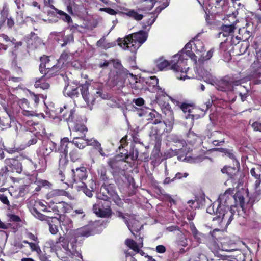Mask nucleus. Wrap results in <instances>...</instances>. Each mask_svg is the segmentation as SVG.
<instances>
[{
  "mask_svg": "<svg viewBox=\"0 0 261 261\" xmlns=\"http://www.w3.org/2000/svg\"><path fill=\"white\" fill-rule=\"evenodd\" d=\"M233 201V196L226 191L219 196L217 202L207 208L208 213L215 215L213 221L221 227H227L233 219L234 213L231 209Z\"/></svg>",
  "mask_w": 261,
  "mask_h": 261,
  "instance_id": "f257e3e1",
  "label": "nucleus"
},
{
  "mask_svg": "<svg viewBox=\"0 0 261 261\" xmlns=\"http://www.w3.org/2000/svg\"><path fill=\"white\" fill-rule=\"evenodd\" d=\"M76 242L75 241L70 243V248L69 247L68 239L63 237H60L50 247L51 250L55 252L57 256L61 260L65 258L80 257L82 259L81 252L76 248Z\"/></svg>",
  "mask_w": 261,
  "mask_h": 261,
  "instance_id": "f03ea898",
  "label": "nucleus"
},
{
  "mask_svg": "<svg viewBox=\"0 0 261 261\" xmlns=\"http://www.w3.org/2000/svg\"><path fill=\"white\" fill-rule=\"evenodd\" d=\"M146 39V34L144 31H140L130 34L124 38H119L117 41L118 44L123 49H128L132 53H136Z\"/></svg>",
  "mask_w": 261,
  "mask_h": 261,
  "instance_id": "7ed1b4c3",
  "label": "nucleus"
},
{
  "mask_svg": "<svg viewBox=\"0 0 261 261\" xmlns=\"http://www.w3.org/2000/svg\"><path fill=\"white\" fill-rule=\"evenodd\" d=\"M182 55V56H181L179 59H177L175 62L173 61V59H172L171 64L172 65L171 69L176 73V76L178 79L185 80L189 78L187 75L189 67H183L185 64L186 61L188 57L196 61V56L192 50L189 49L185 50Z\"/></svg>",
  "mask_w": 261,
  "mask_h": 261,
  "instance_id": "20e7f679",
  "label": "nucleus"
},
{
  "mask_svg": "<svg viewBox=\"0 0 261 261\" xmlns=\"http://www.w3.org/2000/svg\"><path fill=\"white\" fill-rule=\"evenodd\" d=\"M64 110L66 112L63 113L61 116H62L64 120L68 123L69 128H72L73 135L75 136L85 135L87 132V127L84 124L75 122L74 121V111L73 109L67 111V107L64 106L63 108H60L59 113L62 114Z\"/></svg>",
  "mask_w": 261,
  "mask_h": 261,
  "instance_id": "39448f33",
  "label": "nucleus"
},
{
  "mask_svg": "<svg viewBox=\"0 0 261 261\" xmlns=\"http://www.w3.org/2000/svg\"><path fill=\"white\" fill-rule=\"evenodd\" d=\"M101 191H102L103 194L100 193L97 195V197L99 200H102L105 203L109 204L110 200L112 198L117 205L121 206L122 205L121 199L114 190L111 189L110 185L102 186Z\"/></svg>",
  "mask_w": 261,
  "mask_h": 261,
  "instance_id": "423d86ee",
  "label": "nucleus"
},
{
  "mask_svg": "<svg viewBox=\"0 0 261 261\" xmlns=\"http://www.w3.org/2000/svg\"><path fill=\"white\" fill-rule=\"evenodd\" d=\"M240 84L241 80H234L233 77L228 76L216 82L214 80V83L216 88L222 91H232L233 90L234 86H238Z\"/></svg>",
  "mask_w": 261,
  "mask_h": 261,
  "instance_id": "0eeeda50",
  "label": "nucleus"
},
{
  "mask_svg": "<svg viewBox=\"0 0 261 261\" xmlns=\"http://www.w3.org/2000/svg\"><path fill=\"white\" fill-rule=\"evenodd\" d=\"M81 94L88 106L93 105L96 99V96L88 91L87 85H83L80 87ZM97 96L101 97L102 99H108L109 96L107 93H102L100 91L96 92Z\"/></svg>",
  "mask_w": 261,
  "mask_h": 261,
  "instance_id": "6e6552de",
  "label": "nucleus"
},
{
  "mask_svg": "<svg viewBox=\"0 0 261 261\" xmlns=\"http://www.w3.org/2000/svg\"><path fill=\"white\" fill-rule=\"evenodd\" d=\"M71 180L70 183L74 185H80L81 182H84L88 177V171L84 166H81L71 170Z\"/></svg>",
  "mask_w": 261,
  "mask_h": 261,
  "instance_id": "1a4fd4ad",
  "label": "nucleus"
},
{
  "mask_svg": "<svg viewBox=\"0 0 261 261\" xmlns=\"http://www.w3.org/2000/svg\"><path fill=\"white\" fill-rule=\"evenodd\" d=\"M94 212L98 216L106 217L111 215V211L109 205L105 203L102 200H99L93 205Z\"/></svg>",
  "mask_w": 261,
  "mask_h": 261,
  "instance_id": "9d476101",
  "label": "nucleus"
},
{
  "mask_svg": "<svg viewBox=\"0 0 261 261\" xmlns=\"http://www.w3.org/2000/svg\"><path fill=\"white\" fill-rule=\"evenodd\" d=\"M250 174L253 177L252 180L254 181L253 188L255 190V192L259 195L261 193V191L259 189L261 183V166L257 165L256 167L252 168L250 170Z\"/></svg>",
  "mask_w": 261,
  "mask_h": 261,
  "instance_id": "9b49d317",
  "label": "nucleus"
},
{
  "mask_svg": "<svg viewBox=\"0 0 261 261\" xmlns=\"http://www.w3.org/2000/svg\"><path fill=\"white\" fill-rule=\"evenodd\" d=\"M126 161L123 160H117L116 159H112L108 162L109 166L113 170L115 173H113L114 176L116 175H125L124 169L122 168V165L125 163Z\"/></svg>",
  "mask_w": 261,
  "mask_h": 261,
  "instance_id": "f8f14e48",
  "label": "nucleus"
},
{
  "mask_svg": "<svg viewBox=\"0 0 261 261\" xmlns=\"http://www.w3.org/2000/svg\"><path fill=\"white\" fill-rule=\"evenodd\" d=\"M49 207L56 214L59 215L61 213L67 212L69 208V205L64 201H59L55 203L53 201L49 202Z\"/></svg>",
  "mask_w": 261,
  "mask_h": 261,
  "instance_id": "ddd939ff",
  "label": "nucleus"
},
{
  "mask_svg": "<svg viewBox=\"0 0 261 261\" xmlns=\"http://www.w3.org/2000/svg\"><path fill=\"white\" fill-rule=\"evenodd\" d=\"M57 144L50 140H48L44 142L39 148V153L43 156H47L51 153L53 151H57L56 149Z\"/></svg>",
  "mask_w": 261,
  "mask_h": 261,
  "instance_id": "4468645a",
  "label": "nucleus"
},
{
  "mask_svg": "<svg viewBox=\"0 0 261 261\" xmlns=\"http://www.w3.org/2000/svg\"><path fill=\"white\" fill-rule=\"evenodd\" d=\"M5 165L12 171L21 173L22 171L21 164L13 158H7L4 160Z\"/></svg>",
  "mask_w": 261,
  "mask_h": 261,
  "instance_id": "2eb2a0df",
  "label": "nucleus"
},
{
  "mask_svg": "<svg viewBox=\"0 0 261 261\" xmlns=\"http://www.w3.org/2000/svg\"><path fill=\"white\" fill-rule=\"evenodd\" d=\"M60 224L62 229H64L66 231L73 227V222L70 218L65 215H60L57 219Z\"/></svg>",
  "mask_w": 261,
  "mask_h": 261,
  "instance_id": "dca6fc26",
  "label": "nucleus"
},
{
  "mask_svg": "<svg viewBox=\"0 0 261 261\" xmlns=\"http://www.w3.org/2000/svg\"><path fill=\"white\" fill-rule=\"evenodd\" d=\"M236 23L233 22L231 24L222 25L220 28L221 32L219 33V36L220 37L221 34H222V36L224 37H229L232 36V33L237 28L236 27Z\"/></svg>",
  "mask_w": 261,
  "mask_h": 261,
  "instance_id": "f3484780",
  "label": "nucleus"
},
{
  "mask_svg": "<svg viewBox=\"0 0 261 261\" xmlns=\"http://www.w3.org/2000/svg\"><path fill=\"white\" fill-rule=\"evenodd\" d=\"M196 71L199 76L202 78L205 82L214 85V77L208 71L203 68L197 69Z\"/></svg>",
  "mask_w": 261,
  "mask_h": 261,
  "instance_id": "a211bd4d",
  "label": "nucleus"
},
{
  "mask_svg": "<svg viewBox=\"0 0 261 261\" xmlns=\"http://www.w3.org/2000/svg\"><path fill=\"white\" fill-rule=\"evenodd\" d=\"M211 249L215 255L218 257H222V261H237L236 259H234V260H231V258L229 256H226L220 253V251H232L234 250L233 249H228L225 247V246H223L222 247L221 250L218 249L216 248H213L212 246L211 247Z\"/></svg>",
  "mask_w": 261,
  "mask_h": 261,
  "instance_id": "6ab92c4d",
  "label": "nucleus"
},
{
  "mask_svg": "<svg viewBox=\"0 0 261 261\" xmlns=\"http://www.w3.org/2000/svg\"><path fill=\"white\" fill-rule=\"evenodd\" d=\"M74 87L71 85H68L65 87L63 93L64 95H67L72 98L77 97L79 95V90L80 91V87Z\"/></svg>",
  "mask_w": 261,
  "mask_h": 261,
  "instance_id": "aec40b11",
  "label": "nucleus"
},
{
  "mask_svg": "<svg viewBox=\"0 0 261 261\" xmlns=\"http://www.w3.org/2000/svg\"><path fill=\"white\" fill-rule=\"evenodd\" d=\"M79 149H83L87 144V139L85 138V135L74 136L71 142Z\"/></svg>",
  "mask_w": 261,
  "mask_h": 261,
  "instance_id": "412c9836",
  "label": "nucleus"
},
{
  "mask_svg": "<svg viewBox=\"0 0 261 261\" xmlns=\"http://www.w3.org/2000/svg\"><path fill=\"white\" fill-rule=\"evenodd\" d=\"M190 229L195 240L199 243H203L205 242L206 236L204 234L199 232L194 225L190 226Z\"/></svg>",
  "mask_w": 261,
  "mask_h": 261,
  "instance_id": "4be33fe9",
  "label": "nucleus"
},
{
  "mask_svg": "<svg viewBox=\"0 0 261 261\" xmlns=\"http://www.w3.org/2000/svg\"><path fill=\"white\" fill-rule=\"evenodd\" d=\"M147 119L151 121L153 124H157L162 122L161 114L155 111H151L147 115Z\"/></svg>",
  "mask_w": 261,
  "mask_h": 261,
  "instance_id": "5701e85b",
  "label": "nucleus"
},
{
  "mask_svg": "<svg viewBox=\"0 0 261 261\" xmlns=\"http://www.w3.org/2000/svg\"><path fill=\"white\" fill-rule=\"evenodd\" d=\"M73 59V54L69 53L67 50L64 51L61 55L59 62L62 64L70 63Z\"/></svg>",
  "mask_w": 261,
  "mask_h": 261,
  "instance_id": "b1692460",
  "label": "nucleus"
},
{
  "mask_svg": "<svg viewBox=\"0 0 261 261\" xmlns=\"http://www.w3.org/2000/svg\"><path fill=\"white\" fill-rule=\"evenodd\" d=\"M146 83L150 87H152L153 90L158 91H161L162 89L158 85V79L155 76H151L146 79Z\"/></svg>",
  "mask_w": 261,
  "mask_h": 261,
  "instance_id": "393cba45",
  "label": "nucleus"
},
{
  "mask_svg": "<svg viewBox=\"0 0 261 261\" xmlns=\"http://www.w3.org/2000/svg\"><path fill=\"white\" fill-rule=\"evenodd\" d=\"M59 70V67L53 65L51 67L48 66L43 69V73L47 78H50L55 75Z\"/></svg>",
  "mask_w": 261,
  "mask_h": 261,
  "instance_id": "a878e982",
  "label": "nucleus"
},
{
  "mask_svg": "<svg viewBox=\"0 0 261 261\" xmlns=\"http://www.w3.org/2000/svg\"><path fill=\"white\" fill-rule=\"evenodd\" d=\"M93 234L90 226H86L77 229L75 231V235L77 237H88Z\"/></svg>",
  "mask_w": 261,
  "mask_h": 261,
  "instance_id": "bb28decb",
  "label": "nucleus"
},
{
  "mask_svg": "<svg viewBox=\"0 0 261 261\" xmlns=\"http://www.w3.org/2000/svg\"><path fill=\"white\" fill-rule=\"evenodd\" d=\"M32 214L37 219L41 221H46L49 222L50 219L56 218L55 217L49 216H46L40 213L36 208H33L31 210Z\"/></svg>",
  "mask_w": 261,
  "mask_h": 261,
  "instance_id": "cd10ccee",
  "label": "nucleus"
},
{
  "mask_svg": "<svg viewBox=\"0 0 261 261\" xmlns=\"http://www.w3.org/2000/svg\"><path fill=\"white\" fill-rule=\"evenodd\" d=\"M117 215L119 218H121L123 220L124 222L127 225L129 230L130 231H132L131 225L129 223L128 220H134V216L129 215L128 214H124L120 211L117 212Z\"/></svg>",
  "mask_w": 261,
  "mask_h": 261,
  "instance_id": "c85d7f7f",
  "label": "nucleus"
},
{
  "mask_svg": "<svg viewBox=\"0 0 261 261\" xmlns=\"http://www.w3.org/2000/svg\"><path fill=\"white\" fill-rule=\"evenodd\" d=\"M69 139L68 138H64L61 140V144L60 147L57 150L56 152L59 154H67L68 153V143Z\"/></svg>",
  "mask_w": 261,
  "mask_h": 261,
  "instance_id": "c756f323",
  "label": "nucleus"
},
{
  "mask_svg": "<svg viewBox=\"0 0 261 261\" xmlns=\"http://www.w3.org/2000/svg\"><path fill=\"white\" fill-rule=\"evenodd\" d=\"M125 244L129 248L133 250L136 253L139 252V247H142L143 246L142 241L138 245L133 240L129 239L125 240Z\"/></svg>",
  "mask_w": 261,
  "mask_h": 261,
  "instance_id": "7c9ffc66",
  "label": "nucleus"
},
{
  "mask_svg": "<svg viewBox=\"0 0 261 261\" xmlns=\"http://www.w3.org/2000/svg\"><path fill=\"white\" fill-rule=\"evenodd\" d=\"M155 66L160 70H163L166 69L169 66L170 63L169 62L163 59V58H160L154 61Z\"/></svg>",
  "mask_w": 261,
  "mask_h": 261,
  "instance_id": "2f4dec72",
  "label": "nucleus"
},
{
  "mask_svg": "<svg viewBox=\"0 0 261 261\" xmlns=\"http://www.w3.org/2000/svg\"><path fill=\"white\" fill-rule=\"evenodd\" d=\"M74 187L77 191H83L89 197H91L93 195L92 191L87 188L85 182H81L80 185H74Z\"/></svg>",
  "mask_w": 261,
  "mask_h": 261,
  "instance_id": "473e14b6",
  "label": "nucleus"
},
{
  "mask_svg": "<svg viewBox=\"0 0 261 261\" xmlns=\"http://www.w3.org/2000/svg\"><path fill=\"white\" fill-rule=\"evenodd\" d=\"M162 111L167 116V119L171 124L173 123L174 121V118L173 116V112L171 109L169 105H167L164 108L162 109Z\"/></svg>",
  "mask_w": 261,
  "mask_h": 261,
  "instance_id": "72a5a7b5",
  "label": "nucleus"
},
{
  "mask_svg": "<svg viewBox=\"0 0 261 261\" xmlns=\"http://www.w3.org/2000/svg\"><path fill=\"white\" fill-rule=\"evenodd\" d=\"M8 15L9 9L6 5H4L0 12V27L4 25L6 19L8 18Z\"/></svg>",
  "mask_w": 261,
  "mask_h": 261,
  "instance_id": "f704fd0d",
  "label": "nucleus"
},
{
  "mask_svg": "<svg viewBox=\"0 0 261 261\" xmlns=\"http://www.w3.org/2000/svg\"><path fill=\"white\" fill-rule=\"evenodd\" d=\"M24 105L28 106V102L26 99H24L23 102L20 106V107L21 109V113L24 116H36V113L34 111H29L27 110H24Z\"/></svg>",
  "mask_w": 261,
  "mask_h": 261,
  "instance_id": "c9c22d12",
  "label": "nucleus"
},
{
  "mask_svg": "<svg viewBox=\"0 0 261 261\" xmlns=\"http://www.w3.org/2000/svg\"><path fill=\"white\" fill-rule=\"evenodd\" d=\"M139 155V151L137 147L134 146L130 150L129 155H127L125 156V160L130 158L131 160L135 161L138 158Z\"/></svg>",
  "mask_w": 261,
  "mask_h": 261,
  "instance_id": "e433bc0d",
  "label": "nucleus"
},
{
  "mask_svg": "<svg viewBox=\"0 0 261 261\" xmlns=\"http://www.w3.org/2000/svg\"><path fill=\"white\" fill-rule=\"evenodd\" d=\"M239 34L241 36V38L239 37V39L244 40L248 39L251 36V32L247 30L245 27L239 29Z\"/></svg>",
  "mask_w": 261,
  "mask_h": 261,
  "instance_id": "4c0bfd02",
  "label": "nucleus"
},
{
  "mask_svg": "<svg viewBox=\"0 0 261 261\" xmlns=\"http://www.w3.org/2000/svg\"><path fill=\"white\" fill-rule=\"evenodd\" d=\"M50 60L47 56H43L40 58V65L39 67L40 72L43 73V69L46 68L49 65Z\"/></svg>",
  "mask_w": 261,
  "mask_h": 261,
  "instance_id": "58836bf2",
  "label": "nucleus"
},
{
  "mask_svg": "<svg viewBox=\"0 0 261 261\" xmlns=\"http://www.w3.org/2000/svg\"><path fill=\"white\" fill-rule=\"evenodd\" d=\"M240 91L239 92V96L241 98L242 101H244L246 100L249 96V91L246 89L244 86H240Z\"/></svg>",
  "mask_w": 261,
  "mask_h": 261,
  "instance_id": "ea45409f",
  "label": "nucleus"
},
{
  "mask_svg": "<svg viewBox=\"0 0 261 261\" xmlns=\"http://www.w3.org/2000/svg\"><path fill=\"white\" fill-rule=\"evenodd\" d=\"M233 197L234 200H235L237 202H238L240 206L243 208L245 204L247 203L245 200L244 196L241 192H238V193L233 196Z\"/></svg>",
  "mask_w": 261,
  "mask_h": 261,
  "instance_id": "a19ab883",
  "label": "nucleus"
},
{
  "mask_svg": "<svg viewBox=\"0 0 261 261\" xmlns=\"http://www.w3.org/2000/svg\"><path fill=\"white\" fill-rule=\"evenodd\" d=\"M192 44L191 42H189L187 43L186 44L185 47L181 51L178 52V53L177 54L174 55L173 57V62L176 61L177 59H179L181 57V56H183L182 53H184L185 50L189 49V50H192Z\"/></svg>",
  "mask_w": 261,
  "mask_h": 261,
  "instance_id": "79ce46f5",
  "label": "nucleus"
},
{
  "mask_svg": "<svg viewBox=\"0 0 261 261\" xmlns=\"http://www.w3.org/2000/svg\"><path fill=\"white\" fill-rule=\"evenodd\" d=\"M67 155V154H59V166L61 169H64L68 162Z\"/></svg>",
  "mask_w": 261,
  "mask_h": 261,
  "instance_id": "37998d69",
  "label": "nucleus"
},
{
  "mask_svg": "<svg viewBox=\"0 0 261 261\" xmlns=\"http://www.w3.org/2000/svg\"><path fill=\"white\" fill-rule=\"evenodd\" d=\"M249 124L254 131L261 132V116L255 121H253L252 122V121L250 120Z\"/></svg>",
  "mask_w": 261,
  "mask_h": 261,
  "instance_id": "c03bdc74",
  "label": "nucleus"
},
{
  "mask_svg": "<svg viewBox=\"0 0 261 261\" xmlns=\"http://www.w3.org/2000/svg\"><path fill=\"white\" fill-rule=\"evenodd\" d=\"M43 76H42L41 78L38 79L36 81L35 83L34 84V86L35 88H40L43 90L47 89L49 87V85L48 83H42V81L43 80Z\"/></svg>",
  "mask_w": 261,
  "mask_h": 261,
  "instance_id": "a18cd8bd",
  "label": "nucleus"
},
{
  "mask_svg": "<svg viewBox=\"0 0 261 261\" xmlns=\"http://www.w3.org/2000/svg\"><path fill=\"white\" fill-rule=\"evenodd\" d=\"M81 154L77 149H73L69 153V156L71 160L75 162L81 159Z\"/></svg>",
  "mask_w": 261,
  "mask_h": 261,
  "instance_id": "49530a36",
  "label": "nucleus"
},
{
  "mask_svg": "<svg viewBox=\"0 0 261 261\" xmlns=\"http://www.w3.org/2000/svg\"><path fill=\"white\" fill-rule=\"evenodd\" d=\"M221 171L222 173H226L231 177L234 173H236L237 169L234 167L225 166L221 169Z\"/></svg>",
  "mask_w": 261,
  "mask_h": 261,
  "instance_id": "de8ad7c7",
  "label": "nucleus"
},
{
  "mask_svg": "<svg viewBox=\"0 0 261 261\" xmlns=\"http://www.w3.org/2000/svg\"><path fill=\"white\" fill-rule=\"evenodd\" d=\"M31 45L34 48H37L43 46L44 44L43 43L41 39L38 37H35L33 40H32Z\"/></svg>",
  "mask_w": 261,
  "mask_h": 261,
  "instance_id": "09e8293b",
  "label": "nucleus"
},
{
  "mask_svg": "<svg viewBox=\"0 0 261 261\" xmlns=\"http://www.w3.org/2000/svg\"><path fill=\"white\" fill-rule=\"evenodd\" d=\"M38 243L39 241L38 242H35L34 243L31 242L29 243V246L31 251L36 252L38 255L41 253V250Z\"/></svg>",
  "mask_w": 261,
  "mask_h": 261,
  "instance_id": "8fccbe9b",
  "label": "nucleus"
},
{
  "mask_svg": "<svg viewBox=\"0 0 261 261\" xmlns=\"http://www.w3.org/2000/svg\"><path fill=\"white\" fill-rule=\"evenodd\" d=\"M127 15L128 16H129L138 21L141 20L143 17V16L142 14H140L138 12H137L134 10H132V11L128 12L127 13Z\"/></svg>",
  "mask_w": 261,
  "mask_h": 261,
  "instance_id": "3c124183",
  "label": "nucleus"
},
{
  "mask_svg": "<svg viewBox=\"0 0 261 261\" xmlns=\"http://www.w3.org/2000/svg\"><path fill=\"white\" fill-rule=\"evenodd\" d=\"M178 245L182 247H186L188 245L187 239L182 234H180L178 237V240L177 241Z\"/></svg>",
  "mask_w": 261,
  "mask_h": 261,
  "instance_id": "603ef678",
  "label": "nucleus"
},
{
  "mask_svg": "<svg viewBox=\"0 0 261 261\" xmlns=\"http://www.w3.org/2000/svg\"><path fill=\"white\" fill-rule=\"evenodd\" d=\"M180 108L184 113L188 112L189 113H191L192 112L193 108L192 106L189 104L182 103L180 105Z\"/></svg>",
  "mask_w": 261,
  "mask_h": 261,
  "instance_id": "864d4df0",
  "label": "nucleus"
},
{
  "mask_svg": "<svg viewBox=\"0 0 261 261\" xmlns=\"http://www.w3.org/2000/svg\"><path fill=\"white\" fill-rule=\"evenodd\" d=\"M134 220L132 219L130 220H128L129 223L131 225L132 231H130L132 233L133 231H138L139 230V228H138V224L139 222L135 219V217L134 216Z\"/></svg>",
  "mask_w": 261,
  "mask_h": 261,
  "instance_id": "5fc2aeb1",
  "label": "nucleus"
},
{
  "mask_svg": "<svg viewBox=\"0 0 261 261\" xmlns=\"http://www.w3.org/2000/svg\"><path fill=\"white\" fill-rule=\"evenodd\" d=\"M73 35L69 34L64 37L63 39L64 43L61 44L62 47L65 46L68 43L72 42L73 41Z\"/></svg>",
  "mask_w": 261,
  "mask_h": 261,
  "instance_id": "6e6d98bb",
  "label": "nucleus"
},
{
  "mask_svg": "<svg viewBox=\"0 0 261 261\" xmlns=\"http://www.w3.org/2000/svg\"><path fill=\"white\" fill-rule=\"evenodd\" d=\"M196 50L198 52H202L204 50V47L203 43L199 40L196 41L194 42Z\"/></svg>",
  "mask_w": 261,
  "mask_h": 261,
  "instance_id": "4d7b16f0",
  "label": "nucleus"
},
{
  "mask_svg": "<svg viewBox=\"0 0 261 261\" xmlns=\"http://www.w3.org/2000/svg\"><path fill=\"white\" fill-rule=\"evenodd\" d=\"M87 145H91L97 148V147H99L100 146V144L96 140L91 139H87Z\"/></svg>",
  "mask_w": 261,
  "mask_h": 261,
  "instance_id": "13d9d810",
  "label": "nucleus"
},
{
  "mask_svg": "<svg viewBox=\"0 0 261 261\" xmlns=\"http://www.w3.org/2000/svg\"><path fill=\"white\" fill-rule=\"evenodd\" d=\"M214 49H211L206 53L205 56H203L202 58L199 59V62H203L209 60L213 56Z\"/></svg>",
  "mask_w": 261,
  "mask_h": 261,
  "instance_id": "bf43d9fd",
  "label": "nucleus"
},
{
  "mask_svg": "<svg viewBox=\"0 0 261 261\" xmlns=\"http://www.w3.org/2000/svg\"><path fill=\"white\" fill-rule=\"evenodd\" d=\"M100 11H104L110 15H114L117 14V12L114 9L110 8H100Z\"/></svg>",
  "mask_w": 261,
  "mask_h": 261,
  "instance_id": "052dcab7",
  "label": "nucleus"
},
{
  "mask_svg": "<svg viewBox=\"0 0 261 261\" xmlns=\"http://www.w3.org/2000/svg\"><path fill=\"white\" fill-rule=\"evenodd\" d=\"M49 231L53 234H56L58 232V226L55 224L49 223Z\"/></svg>",
  "mask_w": 261,
  "mask_h": 261,
  "instance_id": "680f3d73",
  "label": "nucleus"
},
{
  "mask_svg": "<svg viewBox=\"0 0 261 261\" xmlns=\"http://www.w3.org/2000/svg\"><path fill=\"white\" fill-rule=\"evenodd\" d=\"M188 176V174L187 173H181L178 172L175 174V176L173 178H172V180L175 181L176 179H180L182 177H187Z\"/></svg>",
  "mask_w": 261,
  "mask_h": 261,
  "instance_id": "e2e57ef3",
  "label": "nucleus"
},
{
  "mask_svg": "<svg viewBox=\"0 0 261 261\" xmlns=\"http://www.w3.org/2000/svg\"><path fill=\"white\" fill-rule=\"evenodd\" d=\"M0 200L4 204L9 205V201L6 196L4 194H0Z\"/></svg>",
  "mask_w": 261,
  "mask_h": 261,
  "instance_id": "0e129e2a",
  "label": "nucleus"
},
{
  "mask_svg": "<svg viewBox=\"0 0 261 261\" xmlns=\"http://www.w3.org/2000/svg\"><path fill=\"white\" fill-rule=\"evenodd\" d=\"M166 250V247L164 245H160L156 247V251L159 253H163Z\"/></svg>",
  "mask_w": 261,
  "mask_h": 261,
  "instance_id": "69168bd1",
  "label": "nucleus"
},
{
  "mask_svg": "<svg viewBox=\"0 0 261 261\" xmlns=\"http://www.w3.org/2000/svg\"><path fill=\"white\" fill-rule=\"evenodd\" d=\"M133 102L138 106H142L144 103V100L142 98H138L133 100Z\"/></svg>",
  "mask_w": 261,
  "mask_h": 261,
  "instance_id": "338daca9",
  "label": "nucleus"
},
{
  "mask_svg": "<svg viewBox=\"0 0 261 261\" xmlns=\"http://www.w3.org/2000/svg\"><path fill=\"white\" fill-rule=\"evenodd\" d=\"M38 256L40 261H50L49 260V257L45 254H43L42 252L38 254Z\"/></svg>",
  "mask_w": 261,
  "mask_h": 261,
  "instance_id": "774afa93",
  "label": "nucleus"
}]
</instances>
